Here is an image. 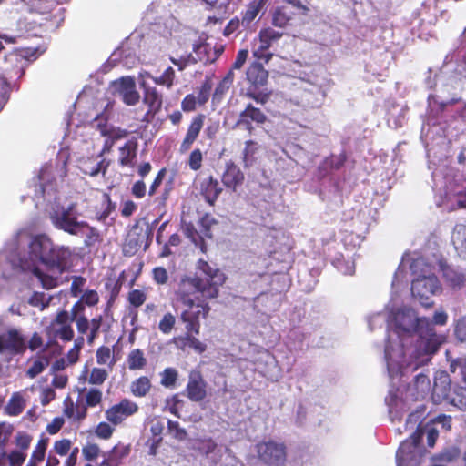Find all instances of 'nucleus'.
Returning <instances> with one entry per match:
<instances>
[{"label": "nucleus", "instance_id": "nucleus-1", "mask_svg": "<svg viewBox=\"0 0 466 466\" xmlns=\"http://www.w3.org/2000/svg\"><path fill=\"white\" fill-rule=\"evenodd\" d=\"M194 275H183L174 291L173 307L180 310L179 320L185 325V334L180 338L184 346L202 354L207 345L196 336L199 335L201 319L208 318L209 301L219 296V289L226 282L225 274L208 261L199 258Z\"/></svg>", "mask_w": 466, "mask_h": 466}, {"label": "nucleus", "instance_id": "nucleus-2", "mask_svg": "<svg viewBox=\"0 0 466 466\" xmlns=\"http://www.w3.org/2000/svg\"><path fill=\"white\" fill-rule=\"evenodd\" d=\"M444 431L451 430V417L440 414L426 423L420 422L410 438L400 442L396 451L397 466H420L429 453L424 447L423 437H427V446L433 448L439 437L438 426Z\"/></svg>", "mask_w": 466, "mask_h": 466}, {"label": "nucleus", "instance_id": "nucleus-3", "mask_svg": "<svg viewBox=\"0 0 466 466\" xmlns=\"http://www.w3.org/2000/svg\"><path fill=\"white\" fill-rule=\"evenodd\" d=\"M28 248L30 257L53 272L63 274L72 266V249L67 246L55 245L46 234L34 236Z\"/></svg>", "mask_w": 466, "mask_h": 466}, {"label": "nucleus", "instance_id": "nucleus-4", "mask_svg": "<svg viewBox=\"0 0 466 466\" xmlns=\"http://www.w3.org/2000/svg\"><path fill=\"white\" fill-rule=\"evenodd\" d=\"M4 45L0 41V52ZM35 51L23 49L6 55L0 64V111L10 97V93L16 83L24 76L31 61L35 60Z\"/></svg>", "mask_w": 466, "mask_h": 466}, {"label": "nucleus", "instance_id": "nucleus-5", "mask_svg": "<svg viewBox=\"0 0 466 466\" xmlns=\"http://www.w3.org/2000/svg\"><path fill=\"white\" fill-rule=\"evenodd\" d=\"M248 86L244 96L254 100L257 104L266 105L272 95L267 86L268 82V71L258 62L251 63L246 71Z\"/></svg>", "mask_w": 466, "mask_h": 466}, {"label": "nucleus", "instance_id": "nucleus-6", "mask_svg": "<svg viewBox=\"0 0 466 466\" xmlns=\"http://www.w3.org/2000/svg\"><path fill=\"white\" fill-rule=\"evenodd\" d=\"M49 218L56 229L72 236H78L83 233V227L87 226L86 221L78 219L76 203H71L67 207L55 206L49 212Z\"/></svg>", "mask_w": 466, "mask_h": 466}, {"label": "nucleus", "instance_id": "nucleus-7", "mask_svg": "<svg viewBox=\"0 0 466 466\" xmlns=\"http://www.w3.org/2000/svg\"><path fill=\"white\" fill-rule=\"evenodd\" d=\"M72 323L73 321L68 317V311L66 309L59 310L45 329L47 342L45 344L43 351H46L49 348L56 346L57 344L56 339H58L64 342L73 340L75 332Z\"/></svg>", "mask_w": 466, "mask_h": 466}, {"label": "nucleus", "instance_id": "nucleus-8", "mask_svg": "<svg viewBox=\"0 0 466 466\" xmlns=\"http://www.w3.org/2000/svg\"><path fill=\"white\" fill-rule=\"evenodd\" d=\"M409 317L403 310H398L395 313L396 328L409 332L410 328L413 327V321L409 320L408 323H403L401 320ZM414 329L421 339L428 340L426 349L427 351L434 353L438 350L439 343L436 342V333L434 330L433 323L427 318H417L415 319Z\"/></svg>", "mask_w": 466, "mask_h": 466}, {"label": "nucleus", "instance_id": "nucleus-9", "mask_svg": "<svg viewBox=\"0 0 466 466\" xmlns=\"http://www.w3.org/2000/svg\"><path fill=\"white\" fill-rule=\"evenodd\" d=\"M411 294L424 308H431L433 301L431 297L441 291V285L438 278L430 273L419 275L411 282Z\"/></svg>", "mask_w": 466, "mask_h": 466}, {"label": "nucleus", "instance_id": "nucleus-10", "mask_svg": "<svg viewBox=\"0 0 466 466\" xmlns=\"http://www.w3.org/2000/svg\"><path fill=\"white\" fill-rule=\"evenodd\" d=\"M258 459L267 466H286L287 446L273 440L262 441L255 445Z\"/></svg>", "mask_w": 466, "mask_h": 466}, {"label": "nucleus", "instance_id": "nucleus-11", "mask_svg": "<svg viewBox=\"0 0 466 466\" xmlns=\"http://www.w3.org/2000/svg\"><path fill=\"white\" fill-rule=\"evenodd\" d=\"M184 395L192 402H202L208 396V383L199 370H193L188 374V380Z\"/></svg>", "mask_w": 466, "mask_h": 466}, {"label": "nucleus", "instance_id": "nucleus-12", "mask_svg": "<svg viewBox=\"0 0 466 466\" xmlns=\"http://www.w3.org/2000/svg\"><path fill=\"white\" fill-rule=\"evenodd\" d=\"M25 350V339L17 329H11L6 333L0 334V353L7 352L11 355H22Z\"/></svg>", "mask_w": 466, "mask_h": 466}, {"label": "nucleus", "instance_id": "nucleus-13", "mask_svg": "<svg viewBox=\"0 0 466 466\" xmlns=\"http://www.w3.org/2000/svg\"><path fill=\"white\" fill-rule=\"evenodd\" d=\"M138 406L129 399H123L118 403L107 409L105 412L106 419L113 425L122 423L127 418L137 413Z\"/></svg>", "mask_w": 466, "mask_h": 466}, {"label": "nucleus", "instance_id": "nucleus-14", "mask_svg": "<svg viewBox=\"0 0 466 466\" xmlns=\"http://www.w3.org/2000/svg\"><path fill=\"white\" fill-rule=\"evenodd\" d=\"M267 120V115L260 108L249 103L246 106L245 109L239 113L237 126L244 127V129L251 135L255 129L253 124L261 126L265 124Z\"/></svg>", "mask_w": 466, "mask_h": 466}, {"label": "nucleus", "instance_id": "nucleus-15", "mask_svg": "<svg viewBox=\"0 0 466 466\" xmlns=\"http://www.w3.org/2000/svg\"><path fill=\"white\" fill-rule=\"evenodd\" d=\"M438 265L446 286L454 290H459L465 286L466 275L461 268L450 265L443 258L439 260Z\"/></svg>", "mask_w": 466, "mask_h": 466}, {"label": "nucleus", "instance_id": "nucleus-16", "mask_svg": "<svg viewBox=\"0 0 466 466\" xmlns=\"http://www.w3.org/2000/svg\"><path fill=\"white\" fill-rule=\"evenodd\" d=\"M245 181V175L241 168L233 161L226 162L224 171L221 174V182L223 186L236 192L242 187Z\"/></svg>", "mask_w": 466, "mask_h": 466}, {"label": "nucleus", "instance_id": "nucleus-17", "mask_svg": "<svg viewBox=\"0 0 466 466\" xmlns=\"http://www.w3.org/2000/svg\"><path fill=\"white\" fill-rule=\"evenodd\" d=\"M143 102L147 106V111L144 115L143 121L150 122L161 110L163 96L155 86H147L144 84Z\"/></svg>", "mask_w": 466, "mask_h": 466}, {"label": "nucleus", "instance_id": "nucleus-18", "mask_svg": "<svg viewBox=\"0 0 466 466\" xmlns=\"http://www.w3.org/2000/svg\"><path fill=\"white\" fill-rule=\"evenodd\" d=\"M204 121L205 115L203 114H198L192 118L187 127L186 136L179 147V152L181 154L187 152L191 148L193 143L197 140L201 129L203 128Z\"/></svg>", "mask_w": 466, "mask_h": 466}, {"label": "nucleus", "instance_id": "nucleus-19", "mask_svg": "<svg viewBox=\"0 0 466 466\" xmlns=\"http://www.w3.org/2000/svg\"><path fill=\"white\" fill-rule=\"evenodd\" d=\"M199 192L207 203L214 206L222 192V187L217 178L209 176L200 182Z\"/></svg>", "mask_w": 466, "mask_h": 466}, {"label": "nucleus", "instance_id": "nucleus-20", "mask_svg": "<svg viewBox=\"0 0 466 466\" xmlns=\"http://www.w3.org/2000/svg\"><path fill=\"white\" fill-rule=\"evenodd\" d=\"M119 92L123 102L127 106H134L139 101L140 96L136 90L135 81L132 77L121 78Z\"/></svg>", "mask_w": 466, "mask_h": 466}, {"label": "nucleus", "instance_id": "nucleus-21", "mask_svg": "<svg viewBox=\"0 0 466 466\" xmlns=\"http://www.w3.org/2000/svg\"><path fill=\"white\" fill-rule=\"evenodd\" d=\"M137 143L133 140L126 142L119 147L118 164L120 167H133L137 158Z\"/></svg>", "mask_w": 466, "mask_h": 466}, {"label": "nucleus", "instance_id": "nucleus-22", "mask_svg": "<svg viewBox=\"0 0 466 466\" xmlns=\"http://www.w3.org/2000/svg\"><path fill=\"white\" fill-rule=\"evenodd\" d=\"M108 165L109 164L106 163L105 159H102L99 162H95L93 158L87 157L86 159L80 160L79 168L85 175L95 177L97 176L100 172L105 174Z\"/></svg>", "mask_w": 466, "mask_h": 466}, {"label": "nucleus", "instance_id": "nucleus-23", "mask_svg": "<svg viewBox=\"0 0 466 466\" xmlns=\"http://www.w3.org/2000/svg\"><path fill=\"white\" fill-rule=\"evenodd\" d=\"M451 239L460 257L466 259V226L462 224L456 225Z\"/></svg>", "mask_w": 466, "mask_h": 466}, {"label": "nucleus", "instance_id": "nucleus-24", "mask_svg": "<svg viewBox=\"0 0 466 466\" xmlns=\"http://www.w3.org/2000/svg\"><path fill=\"white\" fill-rule=\"evenodd\" d=\"M461 452L457 446H449L444 448L441 451L435 454L431 458V461H436L441 464L447 465L457 461L461 458Z\"/></svg>", "mask_w": 466, "mask_h": 466}, {"label": "nucleus", "instance_id": "nucleus-25", "mask_svg": "<svg viewBox=\"0 0 466 466\" xmlns=\"http://www.w3.org/2000/svg\"><path fill=\"white\" fill-rule=\"evenodd\" d=\"M268 0H253L251 1L242 14L241 21L242 24L248 25L259 14V12L265 7Z\"/></svg>", "mask_w": 466, "mask_h": 466}, {"label": "nucleus", "instance_id": "nucleus-26", "mask_svg": "<svg viewBox=\"0 0 466 466\" xmlns=\"http://www.w3.org/2000/svg\"><path fill=\"white\" fill-rule=\"evenodd\" d=\"M294 13L288 6H279L272 13V25L284 28L293 17Z\"/></svg>", "mask_w": 466, "mask_h": 466}, {"label": "nucleus", "instance_id": "nucleus-27", "mask_svg": "<svg viewBox=\"0 0 466 466\" xmlns=\"http://www.w3.org/2000/svg\"><path fill=\"white\" fill-rule=\"evenodd\" d=\"M25 407V399L19 392H15L5 407V412L9 416H18L23 412Z\"/></svg>", "mask_w": 466, "mask_h": 466}, {"label": "nucleus", "instance_id": "nucleus-28", "mask_svg": "<svg viewBox=\"0 0 466 466\" xmlns=\"http://www.w3.org/2000/svg\"><path fill=\"white\" fill-rule=\"evenodd\" d=\"M258 150V145L254 140L245 142V147L242 152V162L246 168L250 167L257 160L256 154Z\"/></svg>", "mask_w": 466, "mask_h": 466}, {"label": "nucleus", "instance_id": "nucleus-29", "mask_svg": "<svg viewBox=\"0 0 466 466\" xmlns=\"http://www.w3.org/2000/svg\"><path fill=\"white\" fill-rule=\"evenodd\" d=\"M283 33L279 32L272 27L261 29L258 33L259 43L262 48L269 49L272 44L281 38Z\"/></svg>", "mask_w": 466, "mask_h": 466}, {"label": "nucleus", "instance_id": "nucleus-30", "mask_svg": "<svg viewBox=\"0 0 466 466\" xmlns=\"http://www.w3.org/2000/svg\"><path fill=\"white\" fill-rule=\"evenodd\" d=\"M25 2L30 12L41 15L50 13L56 4V0H25Z\"/></svg>", "mask_w": 466, "mask_h": 466}, {"label": "nucleus", "instance_id": "nucleus-31", "mask_svg": "<svg viewBox=\"0 0 466 466\" xmlns=\"http://www.w3.org/2000/svg\"><path fill=\"white\" fill-rule=\"evenodd\" d=\"M156 85L163 86L167 89L172 88L176 80V72L172 66H168L159 76H149Z\"/></svg>", "mask_w": 466, "mask_h": 466}, {"label": "nucleus", "instance_id": "nucleus-32", "mask_svg": "<svg viewBox=\"0 0 466 466\" xmlns=\"http://www.w3.org/2000/svg\"><path fill=\"white\" fill-rule=\"evenodd\" d=\"M150 380L146 376H141L131 384V392L136 397L146 396L151 389Z\"/></svg>", "mask_w": 466, "mask_h": 466}, {"label": "nucleus", "instance_id": "nucleus-33", "mask_svg": "<svg viewBox=\"0 0 466 466\" xmlns=\"http://www.w3.org/2000/svg\"><path fill=\"white\" fill-rule=\"evenodd\" d=\"M49 365V359L44 355H37L34 360L32 365L27 370L26 374L29 378H35L42 373L44 370Z\"/></svg>", "mask_w": 466, "mask_h": 466}, {"label": "nucleus", "instance_id": "nucleus-34", "mask_svg": "<svg viewBox=\"0 0 466 466\" xmlns=\"http://www.w3.org/2000/svg\"><path fill=\"white\" fill-rule=\"evenodd\" d=\"M99 130L102 136L104 137H109L110 138V144L109 147H112L114 143L121 138H124L127 137L128 132L126 129L122 128H112L108 129L106 125L98 124Z\"/></svg>", "mask_w": 466, "mask_h": 466}, {"label": "nucleus", "instance_id": "nucleus-35", "mask_svg": "<svg viewBox=\"0 0 466 466\" xmlns=\"http://www.w3.org/2000/svg\"><path fill=\"white\" fill-rule=\"evenodd\" d=\"M440 380H441V384L438 383L437 379L434 380L432 394L436 395L438 398L446 399L451 387L449 376L447 374L441 375Z\"/></svg>", "mask_w": 466, "mask_h": 466}, {"label": "nucleus", "instance_id": "nucleus-36", "mask_svg": "<svg viewBox=\"0 0 466 466\" xmlns=\"http://www.w3.org/2000/svg\"><path fill=\"white\" fill-rule=\"evenodd\" d=\"M127 364L130 370L143 369L147 364V360L141 350H133L127 357Z\"/></svg>", "mask_w": 466, "mask_h": 466}, {"label": "nucleus", "instance_id": "nucleus-37", "mask_svg": "<svg viewBox=\"0 0 466 466\" xmlns=\"http://www.w3.org/2000/svg\"><path fill=\"white\" fill-rule=\"evenodd\" d=\"M84 230H86L84 240L86 248H92L96 243H100L103 240L99 230L96 228L90 226L88 223L87 226L83 227V231Z\"/></svg>", "mask_w": 466, "mask_h": 466}, {"label": "nucleus", "instance_id": "nucleus-38", "mask_svg": "<svg viewBox=\"0 0 466 466\" xmlns=\"http://www.w3.org/2000/svg\"><path fill=\"white\" fill-rule=\"evenodd\" d=\"M451 403L461 410H466V386L454 388L451 397Z\"/></svg>", "mask_w": 466, "mask_h": 466}, {"label": "nucleus", "instance_id": "nucleus-39", "mask_svg": "<svg viewBox=\"0 0 466 466\" xmlns=\"http://www.w3.org/2000/svg\"><path fill=\"white\" fill-rule=\"evenodd\" d=\"M33 274L41 282L43 288L46 289H51L58 285L57 278L44 273L39 268L35 267L33 269Z\"/></svg>", "mask_w": 466, "mask_h": 466}, {"label": "nucleus", "instance_id": "nucleus-40", "mask_svg": "<svg viewBox=\"0 0 466 466\" xmlns=\"http://www.w3.org/2000/svg\"><path fill=\"white\" fill-rule=\"evenodd\" d=\"M160 383L165 388H173L178 378V372L175 368H166L160 373Z\"/></svg>", "mask_w": 466, "mask_h": 466}, {"label": "nucleus", "instance_id": "nucleus-41", "mask_svg": "<svg viewBox=\"0 0 466 466\" xmlns=\"http://www.w3.org/2000/svg\"><path fill=\"white\" fill-rule=\"evenodd\" d=\"M103 393L99 389L91 388L85 395V405L88 408H94L101 404Z\"/></svg>", "mask_w": 466, "mask_h": 466}, {"label": "nucleus", "instance_id": "nucleus-42", "mask_svg": "<svg viewBox=\"0 0 466 466\" xmlns=\"http://www.w3.org/2000/svg\"><path fill=\"white\" fill-rule=\"evenodd\" d=\"M167 432L179 441H183L187 439V432L186 429L182 428L178 421L168 420Z\"/></svg>", "mask_w": 466, "mask_h": 466}, {"label": "nucleus", "instance_id": "nucleus-43", "mask_svg": "<svg viewBox=\"0 0 466 466\" xmlns=\"http://www.w3.org/2000/svg\"><path fill=\"white\" fill-rule=\"evenodd\" d=\"M414 387L417 390V394L422 397L425 393L429 392L431 389L429 377L423 373L418 374L414 378Z\"/></svg>", "mask_w": 466, "mask_h": 466}, {"label": "nucleus", "instance_id": "nucleus-44", "mask_svg": "<svg viewBox=\"0 0 466 466\" xmlns=\"http://www.w3.org/2000/svg\"><path fill=\"white\" fill-rule=\"evenodd\" d=\"M33 437L25 431H18L15 436L16 450L26 452L29 449Z\"/></svg>", "mask_w": 466, "mask_h": 466}, {"label": "nucleus", "instance_id": "nucleus-45", "mask_svg": "<svg viewBox=\"0 0 466 466\" xmlns=\"http://www.w3.org/2000/svg\"><path fill=\"white\" fill-rule=\"evenodd\" d=\"M176 324V317L171 312H167L164 314L162 319L158 323V329L163 334H169L174 329Z\"/></svg>", "mask_w": 466, "mask_h": 466}, {"label": "nucleus", "instance_id": "nucleus-46", "mask_svg": "<svg viewBox=\"0 0 466 466\" xmlns=\"http://www.w3.org/2000/svg\"><path fill=\"white\" fill-rule=\"evenodd\" d=\"M48 446V439L47 438H42L38 441L36 446L35 447V450L32 452L31 455V461H37L38 463L44 461L46 451Z\"/></svg>", "mask_w": 466, "mask_h": 466}, {"label": "nucleus", "instance_id": "nucleus-47", "mask_svg": "<svg viewBox=\"0 0 466 466\" xmlns=\"http://www.w3.org/2000/svg\"><path fill=\"white\" fill-rule=\"evenodd\" d=\"M108 373L105 369L93 368L88 377V383L92 385H102L107 379Z\"/></svg>", "mask_w": 466, "mask_h": 466}, {"label": "nucleus", "instance_id": "nucleus-48", "mask_svg": "<svg viewBox=\"0 0 466 466\" xmlns=\"http://www.w3.org/2000/svg\"><path fill=\"white\" fill-rule=\"evenodd\" d=\"M203 162V153L199 148H195L191 151L188 157L187 165L193 171H198L201 168Z\"/></svg>", "mask_w": 466, "mask_h": 466}, {"label": "nucleus", "instance_id": "nucleus-49", "mask_svg": "<svg viewBox=\"0 0 466 466\" xmlns=\"http://www.w3.org/2000/svg\"><path fill=\"white\" fill-rule=\"evenodd\" d=\"M211 89V82L209 80H205L198 88V96H196L198 106H204L208 101Z\"/></svg>", "mask_w": 466, "mask_h": 466}, {"label": "nucleus", "instance_id": "nucleus-50", "mask_svg": "<svg viewBox=\"0 0 466 466\" xmlns=\"http://www.w3.org/2000/svg\"><path fill=\"white\" fill-rule=\"evenodd\" d=\"M123 285L122 279L119 278L116 280L109 281L105 284V288L110 293V298L108 300V304L114 303L116 298L118 297L121 288Z\"/></svg>", "mask_w": 466, "mask_h": 466}, {"label": "nucleus", "instance_id": "nucleus-51", "mask_svg": "<svg viewBox=\"0 0 466 466\" xmlns=\"http://www.w3.org/2000/svg\"><path fill=\"white\" fill-rule=\"evenodd\" d=\"M26 457V452L13 450L9 454H7L8 464L9 466H22L25 461Z\"/></svg>", "mask_w": 466, "mask_h": 466}, {"label": "nucleus", "instance_id": "nucleus-52", "mask_svg": "<svg viewBox=\"0 0 466 466\" xmlns=\"http://www.w3.org/2000/svg\"><path fill=\"white\" fill-rule=\"evenodd\" d=\"M147 299V295L140 289H132L128 293V302L135 308L142 306Z\"/></svg>", "mask_w": 466, "mask_h": 466}, {"label": "nucleus", "instance_id": "nucleus-53", "mask_svg": "<svg viewBox=\"0 0 466 466\" xmlns=\"http://www.w3.org/2000/svg\"><path fill=\"white\" fill-rule=\"evenodd\" d=\"M102 316L93 318L90 320V332L87 335V343L92 344L96 338L98 336V332L102 324Z\"/></svg>", "mask_w": 466, "mask_h": 466}, {"label": "nucleus", "instance_id": "nucleus-54", "mask_svg": "<svg viewBox=\"0 0 466 466\" xmlns=\"http://www.w3.org/2000/svg\"><path fill=\"white\" fill-rule=\"evenodd\" d=\"M100 453V448L96 443H87L82 448V454L86 461L96 460Z\"/></svg>", "mask_w": 466, "mask_h": 466}, {"label": "nucleus", "instance_id": "nucleus-55", "mask_svg": "<svg viewBox=\"0 0 466 466\" xmlns=\"http://www.w3.org/2000/svg\"><path fill=\"white\" fill-rule=\"evenodd\" d=\"M167 175V169L165 167L161 168L157 176L155 177L153 182L151 183L150 187H149V189H148V196L149 197H153L154 195H156L158 187H160V185L162 184L165 177Z\"/></svg>", "mask_w": 466, "mask_h": 466}, {"label": "nucleus", "instance_id": "nucleus-56", "mask_svg": "<svg viewBox=\"0 0 466 466\" xmlns=\"http://www.w3.org/2000/svg\"><path fill=\"white\" fill-rule=\"evenodd\" d=\"M154 281L158 285H165L168 281L167 270L163 267H156L152 270Z\"/></svg>", "mask_w": 466, "mask_h": 466}, {"label": "nucleus", "instance_id": "nucleus-57", "mask_svg": "<svg viewBox=\"0 0 466 466\" xmlns=\"http://www.w3.org/2000/svg\"><path fill=\"white\" fill-rule=\"evenodd\" d=\"M80 300L86 306L93 307L99 302V295L96 290L87 289L81 296Z\"/></svg>", "mask_w": 466, "mask_h": 466}, {"label": "nucleus", "instance_id": "nucleus-58", "mask_svg": "<svg viewBox=\"0 0 466 466\" xmlns=\"http://www.w3.org/2000/svg\"><path fill=\"white\" fill-rule=\"evenodd\" d=\"M72 442L68 439H62L55 441L54 451L60 456L66 455L71 450Z\"/></svg>", "mask_w": 466, "mask_h": 466}, {"label": "nucleus", "instance_id": "nucleus-59", "mask_svg": "<svg viewBox=\"0 0 466 466\" xmlns=\"http://www.w3.org/2000/svg\"><path fill=\"white\" fill-rule=\"evenodd\" d=\"M130 452L129 446L116 445L110 451L108 458L112 461L121 460L127 457Z\"/></svg>", "mask_w": 466, "mask_h": 466}, {"label": "nucleus", "instance_id": "nucleus-60", "mask_svg": "<svg viewBox=\"0 0 466 466\" xmlns=\"http://www.w3.org/2000/svg\"><path fill=\"white\" fill-rule=\"evenodd\" d=\"M198 105L197 97L194 94L187 95L181 102V109L184 112H193L197 109Z\"/></svg>", "mask_w": 466, "mask_h": 466}, {"label": "nucleus", "instance_id": "nucleus-61", "mask_svg": "<svg viewBox=\"0 0 466 466\" xmlns=\"http://www.w3.org/2000/svg\"><path fill=\"white\" fill-rule=\"evenodd\" d=\"M95 432L97 437L107 440L112 436L114 428L107 422H100L96 426Z\"/></svg>", "mask_w": 466, "mask_h": 466}, {"label": "nucleus", "instance_id": "nucleus-62", "mask_svg": "<svg viewBox=\"0 0 466 466\" xmlns=\"http://www.w3.org/2000/svg\"><path fill=\"white\" fill-rule=\"evenodd\" d=\"M85 310L86 305L79 299L72 306L71 310L68 311V317L74 322L75 319L86 316Z\"/></svg>", "mask_w": 466, "mask_h": 466}, {"label": "nucleus", "instance_id": "nucleus-63", "mask_svg": "<svg viewBox=\"0 0 466 466\" xmlns=\"http://www.w3.org/2000/svg\"><path fill=\"white\" fill-rule=\"evenodd\" d=\"M86 282V278L82 276L74 277L70 287L72 296L77 297L80 293H82Z\"/></svg>", "mask_w": 466, "mask_h": 466}, {"label": "nucleus", "instance_id": "nucleus-64", "mask_svg": "<svg viewBox=\"0 0 466 466\" xmlns=\"http://www.w3.org/2000/svg\"><path fill=\"white\" fill-rule=\"evenodd\" d=\"M454 332L460 341H466V316H462L457 320Z\"/></svg>", "mask_w": 466, "mask_h": 466}]
</instances>
